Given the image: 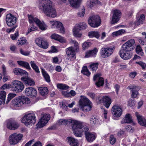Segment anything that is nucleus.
<instances>
[{
  "label": "nucleus",
  "mask_w": 146,
  "mask_h": 146,
  "mask_svg": "<svg viewBox=\"0 0 146 146\" xmlns=\"http://www.w3.org/2000/svg\"><path fill=\"white\" fill-rule=\"evenodd\" d=\"M39 8L47 16L54 18L56 16V10L49 0H39Z\"/></svg>",
  "instance_id": "obj_1"
},
{
  "label": "nucleus",
  "mask_w": 146,
  "mask_h": 146,
  "mask_svg": "<svg viewBox=\"0 0 146 146\" xmlns=\"http://www.w3.org/2000/svg\"><path fill=\"white\" fill-rule=\"evenodd\" d=\"M135 46V41L133 39L130 40L124 43L119 51L121 57L124 60L130 59L132 55L131 51L133 50Z\"/></svg>",
  "instance_id": "obj_2"
},
{
  "label": "nucleus",
  "mask_w": 146,
  "mask_h": 146,
  "mask_svg": "<svg viewBox=\"0 0 146 146\" xmlns=\"http://www.w3.org/2000/svg\"><path fill=\"white\" fill-rule=\"evenodd\" d=\"M71 123L72 130L75 135L77 137H81L82 133L84 132V126H87L84 125L82 122L76 121L72 120Z\"/></svg>",
  "instance_id": "obj_3"
},
{
  "label": "nucleus",
  "mask_w": 146,
  "mask_h": 146,
  "mask_svg": "<svg viewBox=\"0 0 146 146\" xmlns=\"http://www.w3.org/2000/svg\"><path fill=\"white\" fill-rule=\"evenodd\" d=\"M36 121V118L34 113H30L25 115L22 118L21 121L25 125L34 124Z\"/></svg>",
  "instance_id": "obj_4"
},
{
  "label": "nucleus",
  "mask_w": 146,
  "mask_h": 146,
  "mask_svg": "<svg viewBox=\"0 0 146 146\" xmlns=\"http://www.w3.org/2000/svg\"><path fill=\"white\" fill-rule=\"evenodd\" d=\"M15 106L20 107L23 104H28L30 102L29 99L24 96H20L12 101Z\"/></svg>",
  "instance_id": "obj_5"
},
{
  "label": "nucleus",
  "mask_w": 146,
  "mask_h": 146,
  "mask_svg": "<svg viewBox=\"0 0 146 146\" xmlns=\"http://www.w3.org/2000/svg\"><path fill=\"white\" fill-rule=\"evenodd\" d=\"M11 89L16 92H21L24 88L23 83L18 80L13 81L11 83Z\"/></svg>",
  "instance_id": "obj_6"
},
{
  "label": "nucleus",
  "mask_w": 146,
  "mask_h": 146,
  "mask_svg": "<svg viewBox=\"0 0 146 146\" xmlns=\"http://www.w3.org/2000/svg\"><path fill=\"white\" fill-rule=\"evenodd\" d=\"M28 19L30 24H33L34 22L42 30H44L46 29V26L44 23L41 22L37 18L34 17L32 15H30L29 16Z\"/></svg>",
  "instance_id": "obj_7"
},
{
  "label": "nucleus",
  "mask_w": 146,
  "mask_h": 146,
  "mask_svg": "<svg viewBox=\"0 0 146 146\" xmlns=\"http://www.w3.org/2000/svg\"><path fill=\"white\" fill-rule=\"evenodd\" d=\"M88 23L92 27H98L100 24V18L98 15H93L90 17L88 20Z\"/></svg>",
  "instance_id": "obj_8"
},
{
  "label": "nucleus",
  "mask_w": 146,
  "mask_h": 146,
  "mask_svg": "<svg viewBox=\"0 0 146 146\" xmlns=\"http://www.w3.org/2000/svg\"><path fill=\"white\" fill-rule=\"evenodd\" d=\"M23 135L21 134L14 133L11 135L9 137V141L10 144L15 145L21 140Z\"/></svg>",
  "instance_id": "obj_9"
},
{
  "label": "nucleus",
  "mask_w": 146,
  "mask_h": 146,
  "mask_svg": "<svg viewBox=\"0 0 146 146\" xmlns=\"http://www.w3.org/2000/svg\"><path fill=\"white\" fill-rule=\"evenodd\" d=\"M17 17L11 13L7 14L6 16V21L7 25L10 27L14 25L17 22Z\"/></svg>",
  "instance_id": "obj_10"
},
{
  "label": "nucleus",
  "mask_w": 146,
  "mask_h": 146,
  "mask_svg": "<svg viewBox=\"0 0 146 146\" xmlns=\"http://www.w3.org/2000/svg\"><path fill=\"white\" fill-rule=\"evenodd\" d=\"M114 49L113 47L102 48L100 52L101 56L102 58H105L110 56L113 53Z\"/></svg>",
  "instance_id": "obj_11"
},
{
  "label": "nucleus",
  "mask_w": 146,
  "mask_h": 146,
  "mask_svg": "<svg viewBox=\"0 0 146 146\" xmlns=\"http://www.w3.org/2000/svg\"><path fill=\"white\" fill-rule=\"evenodd\" d=\"M50 115H44L36 125L37 128H41L44 126L50 119Z\"/></svg>",
  "instance_id": "obj_12"
},
{
  "label": "nucleus",
  "mask_w": 146,
  "mask_h": 146,
  "mask_svg": "<svg viewBox=\"0 0 146 146\" xmlns=\"http://www.w3.org/2000/svg\"><path fill=\"white\" fill-rule=\"evenodd\" d=\"M112 113L115 117H119L122 114V109L120 106L117 105H114L111 108Z\"/></svg>",
  "instance_id": "obj_13"
},
{
  "label": "nucleus",
  "mask_w": 146,
  "mask_h": 146,
  "mask_svg": "<svg viewBox=\"0 0 146 146\" xmlns=\"http://www.w3.org/2000/svg\"><path fill=\"white\" fill-rule=\"evenodd\" d=\"M84 132L86 138L88 141L89 142L93 141L96 139L95 135L94 134L88 131L89 129L87 126H84Z\"/></svg>",
  "instance_id": "obj_14"
},
{
  "label": "nucleus",
  "mask_w": 146,
  "mask_h": 146,
  "mask_svg": "<svg viewBox=\"0 0 146 146\" xmlns=\"http://www.w3.org/2000/svg\"><path fill=\"white\" fill-rule=\"evenodd\" d=\"M25 92L26 96L33 98L36 97L37 94L36 90L32 87H29L26 88Z\"/></svg>",
  "instance_id": "obj_15"
},
{
  "label": "nucleus",
  "mask_w": 146,
  "mask_h": 146,
  "mask_svg": "<svg viewBox=\"0 0 146 146\" xmlns=\"http://www.w3.org/2000/svg\"><path fill=\"white\" fill-rule=\"evenodd\" d=\"M7 126L8 128L11 130H14L19 127V124L15 120L10 119L7 121Z\"/></svg>",
  "instance_id": "obj_16"
},
{
  "label": "nucleus",
  "mask_w": 146,
  "mask_h": 146,
  "mask_svg": "<svg viewBox=\"0 0 146 146\" xmlns=\"http://www.w3.org/2000/svg\"><path fill=\"white\" fill-rule=\"evenodd\" d=\"M75 50L73 47L71 46L67 48L66 50V54L69 58V60L70 58V60H73L76 58V56L75 54Z\"/></svg>",
  "instance_id": "obj_17"
},
{
  "label": "nucleus",
  "mask_w": 146,
  "mask_h": 146,
  "mask_svg": "<svg viewBox=\"0 0 146 146\" xmlns=\"http://www.w3.org/2000/svg\"><path fill=\"white\" fill-rule=\"evenodd\" d=\"M113 14L112 17V20L111 23L113 24L117 23L120 17L121 13L120 11L116 9L113 11Z\"/></svg>",
  "instance_id": "obj_18"
},
{
  "label": "nucleus",
  "mask_w": 146,
  "mask_h": 146,
  "mask_svg": "<svg viewBox=\"0 0 146 146\" xmlns=\"http://www.w3.org/2000/svg\"><path fill=\"white\" fill-rule=\"evenodd\" d=\"M100 74H97L94 75L93 78V80L94 81L96 80H98L95 82V84L98 87L100 86H103L104 83V78L100 77Z\"/></svg>",
  "instance_id": "obj_19"
},
{
  "label": "nucleus",
  "mask_w": 146,
  "mask_h": 146,
  "mask_svg": "<svg viewBox=\"0 0 146 146\" xmlns=\"http://www.w3.org/2000/svg\"><path fill=\"white\" fill-rule=\"evenodd\" d=\"M21 80L26 86H33L35 85V82L32 78L28 77V75L22 77Z\"/></svg>",
  "instance_id": "obj_20"
},
{
  "label": "nucleus",
  "mask_w": 146,
  "mask_h": 146,
  "mask_svg": "<svg viewBox=\"0 0 146 146\" xmlns=\"http://www.w3.org/2000/svg\"><path fill=\"white\" fill-rule=\"evenodd\" d=\"M62 3L66 2V0H60ZM82 0H68L70 5L72 7L77 8L80 6V3Z\"/></svg>",
  "instance_id": "obj_21"
},
{
  "label": "nucleus",
  "mask_w": 146,
  "mask_h": 146,
  "mask_svg": "<svg viewBox=\"0 0 146 146\" xmlns=\"http://www.w3.org/2000/svg\"><path fill=\"white\" fill-rule=\"evenodd\" d=\"M50 23L52 26L56 25V28L60 31L61 33H64L65 30L62 23L60 22L56 21H51Z\"/></svg>",
  "instance_id": "obj_22"
},
{
  "label": "nucleus",
  "mask_w": 146,
  "mask_h": 146,
  "mask_svg": "<svg viewBox=\"0 0 146 146\" xmlns=\"http://www.w3.org/2000/svg\"><path fill=\"white\" fill-rule=\"evenodd\" d=\"M81 98L79 100V105L80 107L85 106L87 105H89L91 104V102L86 97L81 96Z\"/></svg>",
  "instance_id": "obj_23"
},
{
  "label": "nucleus",
  "mask_w": 146,
  "mask_h": 146,
  "mask_svg": "<svg viewBox=\"0 0 146 146\" xmlns=\"http://www.w3.org/2000/svg\"><path fill=\"white\" fill-rule=\"evenodd\" d=\"M13 72L16 75L21 76H27L28 74L27 72L25 70L19 68H15L13 70Z\"/></svg>",
  "instance_id": "obj_24"
},
{
  "label": "nucleus",
  "mask_w": 146,
  "mask_h": 146,
  "mask_svg": "<svg viewBox=\"0 0 146 146\" xmlns=\"http://www.w3.org/2000/svg\"><path fill=\"white\" fill-rule=\"evenodd\" d=\"M82 30L78 25H76L73 29V35L75 36L78 37H81L82 34L80 33Z\"/></svg>",
  "instance_id": "obj_25"
},
{
  "label": "nucleus",
  "mask_w": 146,
  "mask_h": 146,
  "mask_svg": "<svg viewBox=\"0 0 146 146\" xmlns=\"http://www.w3.org/2000/svg\"><path fill=\"white\" fill-rule=\"evenodd\" d=\"M133 120L131 115L129 114H127L125 116V118L123 119L121 121V124L130 123H132Z\"/></svg>",
  "instance_id": "obj_26"
},
{
  "label": "nucleus",
  "mask_w": 146,
  "mask_h": 146,
  "mask_svg": "<svg viewBox=\"0 0 146 146\" xmlns=\"http://www.w3.org/2000/svg\"><path fill=\"white\" fill-rule=\"evenodd\" d=\"M102 101L104 105L106 108H108L111 103V99L108 96H104L102 98Z\"/></svg>",
  "instance_id": "obj_27"
},
{
  "label": "nucleus",
  "mask_w": 146,
  "mask_h": 146,
  "mask_svg": "<svg viewBox=\"0 0 146 146\" xmlns=\"http://www.w3.org/2000/svg\"><path fill=\"white\" fill-rule=\"evenodd\" d=\"M51 37L52 38L58 40L61 43L65 42V40L63 37L57 34H53L52 35Z\"/></svg>",
  "instance_id": "obj_28"
},
{
  "label": "nucleus",
  "mask_w": 146,
  "mask_h": 146,
  "mask_svg": "<svg viewBox=\"0 0 146 146\" xmlns=\"http://www.w3.org/2000/svg\"><path fill=\"white\" fill-rule=\"evenodd\" d=\"M68 143L71 146H78V143L77 141L71 137H68L66 139Z\"/></svg>",
  "instance_id": "obj_29"
},
{
  "label": "nucleus",
  "mask_w": 146,
  "mask_h": 146,
  "mask_svg": "<svg viewBox=\"0 0 146 146\" xmlns=\"http://www.w3.org/2000/svg\"><path fill=\"white\" fill-rule=\"evenodd\" d=\"M98 51V49L96 48L89 50L88 52H86L85 56L86 58L94 56L96 54Z\"/></svg>",
  "instance_id": "obj_30"
},
{
  "label": "nucleus",
  "mask_w": 146,
  "mask_h": 146,
  "mask_svg": "<svg viewBox=\"0 0 146 146\" xmlns=\"http://www.w3.org/2000/svg\"><path fill=\"white\" fill-rule=\"evenodd\" d=\"M6 92L4 91L0 92V105L2 103L4 104L5 100Z\"/></svg>",
  "instance_id": "obj_31"
},
{
  "label": "nucleus",
  "mask_w": 146,
  "mask_h": 146,
  "mask_svg": "<svg viewBox=\"0 0 146 146\" xmlns=\"http://www.w3.org/2000/svg\"><path fill=\"white\" fill-rule=\"evenodd\" d=\"M72 120L71 119L66 120L60 119L58 120V123L60 125H66L68 123H72Z\"/></svg>",
  "instance_id": "obj_32"
},
{
  "label": "nucleus",
  "mask_w": 146,
  "mask_h": 146,
  "mask_svg": "<svg viewBox=\"0 0 146 146\" xmlns=\"http://www.w3.org/2000/svg\"><path fill=\"white\" fill-rule=\"evenodd\" d=\"M17 63L19 65L23 66L28 69H31L29 64L27 62L22 61H18Z\"/></svg>",
  "instance_id": "obj_33"
},
{
  "label": "nucleus",
  "mask_w": 146,
  "mask_h": 146,
  "mask_svg": "<svg viewBox=\"0 0 146 146\" xmlns=\"http://www.w3.org/2000/svg\"><path fill=\"white\" fill-rule=\"evenodd\" d=\"M40 94L42 96H44L47 94L48 91L47 88L46 87H40L38 89Z\"/></svg>",
  "instance_id": "obj_34"
},
{
  "label": "nucleus",
  "mask_w": 146,
  "mask_h": 146,
  "mask_svg": "<svg viewBox=\"0 0 146 146\" xmlns=\"http://www.w3.org/2000/svg\"><path fill=\"white\" fill-rule=\"evenodd\" d=\"M97 5H101V3L97 0H91L88 3V5L90 8H92Z\"/></svg>",
  "instance_id": "obj_35"
},
{
  "label": "nucleus",
  "mask_w": 146,
  "mask_h": 146,
  "mask_svg": "<svg viewBox=\"0 0 146 146\" xmlns=\"http://www.w3.org/2000/svg\"><path fill=\"white\" fill-rule=\"evenodd\" d=\"M145 16L143 14H141L137 18V20L136 22L138 25L143 24L145 20Z\"/></svg>",
  "instance_id": "obj_36"
},
{
  "label": "nucleus",
  "mask_w": 146,
  "mask_h": 146,
  "mask_svg": "<svg viewBox=\"0 0 146 146\" xmlns=\"http://www.w3.org/2000/svg\"><path fill=\"white\" fill-rule=\"evenodd\" d=\"M92 104H90L89 105H87L85 106H82L80 107V109L84 111H88L91 110L92 108Z\"/></svg>",
  "instance_id": "obj_37"
},
{
  "label": "nucleus",
  "mask_w": 146,
  "mask_h": 146,
  "mask_svg": "<svg viewBox=\"0 0 146 146\" xmlns=\"http://www.w3.org/2000/svg\"><path fill=\"white\" fill-rule=\"evenodd\" d=\"M30 64L31 67L35 72L37 73H39L40 71L38 66H37L35 61H32L30 62Z\"/></svg>",
  "instance_id": "obj_38"
},
{
  "label": "nucleus",
  "mask_w": 146,
  "mask_h": 146,
  "mask_svg": "<svg viewBox=\"0 0 146 146\" xmlns=\"http://www.w3.org/2000/svg\"><path fill=\"white\" fill-rule=\"evenodd\" d=\"M98 63H93L91 64L89 67L90 69L92 71H96L98 69Z\"/></svg>",
  "instance_id": "obj_39"
},
{
  "label": "nucleus",
  "mask_w": 146,
  "mask_h": 146,
  "mask_svg": "<svg viewBox=\"0 0 146 146\" xmlns=\"http://www.w3.org/2000/svg\"><path fill=\"white\" fill-rule=\"evenodd\" d=\"M125 31L123 29L120 30L118 31L113 32L112 34L113 36H117L125 33Z\"/></svg>",
  "instance_id": "obj_40"
},
{
  "label": "nucleus",
  "mask_w": 146,
  "mask_h": 146,
  "mask_svg": "<svg viewBox=\"0 0 146 146\" xmlns=\"http://www.w3.org/2000/svg\"><path fill=\"white\" fill-rule=\"evenodd\" d=\"M135 115L137 117V119L138 121V123L141 125V124H143L142 123L144 119H145L142 118V116L140 115L137 112H136L135 113Z\"/></svg>",
  "instance_id": "obj_41"
},
{
  "label": "nucleus",
  "mask_w": 146,
  "mask_h": 146,
  "mask_svg": "<svg viewBox=\"0 0 146 146\" xmlns=\"http://www.w3.org/2000/svg\"><path fill=\"white\" fill-rule=\"evenodd\" d=\"M88 35L90 37H94L98 38L100 36V35L97 32L92 31L90 32Z\"/></svg>",
  "instance_id": "obj_42"
},
{
  "label": "nucleus",
  "mask_w": 146,
  "mask_h": 146,
  "mask_svg": "<svg viewBox=\"0 0 146 146\" xmlns=\"http://www.w3.org/2000/svg\"><path fill=\"white\" fill-rule=\"evenodd\" d=\"M81 72L84 75L88 76H90V73L89 72L86 66H84Z\"/></svg>",
  "instance_id": "obj_43"
},
{
  "label": "nucleus",
  "mask_w": 146,
  "mask_h": 146,
  "mask_svg": "<svg viewBox=\"0 0 146 146\" xmlns=\"http://www.w3.org/2000/svg\"><path fill=\"white\" fill-rule=\"evenodd\" d=\"M42 73L45 80L48 82H50V78L49 75L44 70H42Z\"/></svg>",
  "instance_id": "obj_44"
},
{
  "label": "nucleus",
  "mask_w": 146,
  "mask_h": 146,
  "mask_svg": "<svg viewBox=\"0 0 146 146\" xmlns=\"http://www.w3.org/2000/svg\"><path fill=\"white\" fill-rule=\"evenodd\" d=\"M16 96V94L13 93L9 94L6 102V104H8L11 100L15 97Z\"/></svg>",
  "instance_id": "obj_45"
},
{
  "label": "nucleus",
  "mask_w": 146,
  "mask_h": 146,
  "mask_svg": "<svg viewBox=\"0 0 146 146\" xmlns=\"http://www.w3.org/2000/svg\"><path fill=\"white\" fill-rule=\"evenodd\" d=\"M136 53L138 54L143 56V52L142 49L140 46H137L135 49Z\"/></svg>",
  "instance_id": "obj_46"
},
{
  "label": "nucleus",
  "mask_w": 146,
  "mask_h": 146,
  "mask_svg": "<svg viewBox=\"0 0 146 146\" xmlns=\"http://www.w3.org/2000/svg\"><path fill=\"white\" fill-rule=\"evenodd\" d=\"M57 87L58 88L62 90H67L69 88V86L63 84H58L57 85Z\"/></svg>",
  "instance_id": "obj_47"
},
{
  "label": "nucleus",
  "mask_w": 146,
  "mask_h": 146,
  "mask_svg": "<svg viewBox=\"0 0 146 146\" xmlns=\"http://www.w3.org/2000/svg\"><path fill=\"white\" fill-rule=\"evenodd\" d=\"M139 90H137V88H136L135 90H131L132 92L131 96L133 98H136L139 95V94L138 91Z\"/></svg>",
  "instance_id": "obj_48"
},
{
  "label": "nucleus",
  "mask_w": 146,
  "mask_h": 146,
  "mask_svg": "<svg viewBox=\"0 0 146 146\" xmlns=\"http://www.w3.org/2000/svg\"><path fill=\"white\" fill-rule=\"evenodd\" d=\"M42 46H40V47L44 49H46L48 47V44L47 42L44 40H43L42 41V44H41Z\"/></svg>",
  "instance_id": "obj_49"
},
{
  "label": "nucleus",
  "mask_w": 146,
  "mask_h": 146,
  "mask_svg": "<svg viewBox=\"0 0 146 146\" xmlns=\"http://www.w3.org/2000/svg\"><path fill=\"white\" fill-rule=\"evenodd\" d=\"M43 40L41 38H37L35 40V42L36 44H37L39 46H41L42 44V41Z\"/></svg>",
  "instance_id": "obj_50"
},
{
  "label": "nucleus",
  "mask_w": 146,
  "mask_h": 146,
  "mask_svg": "<svg viewBox=\"0 0 146 146\" xmlns=\"http://www.w3.org/2000/svg\"><path fill=\"white\" fill-rule=\"evenodd\" d=\"M37 27H35L33 24H32L31 27L30 29H29L27 32V33L26 35H27L31 31H34L37 29Z\"/></svg>",
  "instance_id": "obj_51"
},
{
  "label": "nucleus",
  "mask_w": 146,
  "mask_h": 146,
  "mask_svg": "<svg viewBox=\"0 0 146 146\" xmlns=\"http://www.w3.org/2000/svg\"><path fill=\"white\" fill-rule=\"evenodd\" d=\"M70 42H72L74 44L75 48V50L76 51H78V43L76 41L74 40H71L70 41Z\"/></svg>",
  "instance_id": "obj_52"
},
{
  "label": "nucleus",
  "mask_w": 146,
  "mask_h": 146,
  "mask_svg": "<svg viewBox=\"0 0 146 146\" xmlns=\"http://www.w3.org/2000/svg\"><path fill=\"white\" fill-rule=\"evenodd\" d=\"M91 43L89 42H85L82 45V48L84 50H85L86 48H88L91 45Z\"/></svg>",
  "instance_id": "obj_53"
},
{
  "label": "nucleus",
  "mask_w": 146,
  "mask_h": 146,
  "mask_svg": "<svg viewBox=\"0 0 146 146\" xmlns=\"http://www.w3.org/2000/svg\"><path fill=\"white\" fill-rule=\"evenodd\" d=\"M10 88H11V84H5L2 86L0 88L1 89L5 90V89H9Z\"/></svg>",
  "instance_id": "obj_54"
},
{
  "label": "nucleus",
  "mask_w": 146,
  "mask_h": 146,
  "mask_svg": "<svg viewBox=\"0 0 146 146\" xmlns=\"http://www.w3.org/2000/svg\"><path fill=\"white\" fill-rule=\"evenodd\" d=\"M78 25L80 27V29H81V30L84 29L86 28L87 27V25L84 22L80 23L78 24Z\"/></svg>",
  "instance_id": "obj_55"
},
{
  "label": "nucleus",
  "mask_w": 146,
  "mask_h": 146,
  "mask_svg": "<svg viewBox=\"0 0 146 146\" xmlns=\"http://www.w3.org/2000/svg\"><path fill=\"white\" fill-rule=\"evenodd\" d=\"M21 40H18V41L17 42L18 44H21V45H23L26 43L27 40L26 39H25L23 38L21 39Z\"/></svg>",
  "instance_id": "obj_56"
},
{
  "label": "nucleus",
  "mask_w": 146,
  "mask_h": 146,
  "mask_svg": "<svg viewBox=\"0 0 146 146\" xmlns=\"http://www.w3.org/2000/svg\"><path fill=\"white\" fill-rule=\"evenodd\" d=\"M125 128L128 131H129L131 133L133 132L134 131L133 128L131 126L129 125L126 126L125 127Z\"/></svg>",
  "instance_id": "obj_57"
},
{
  "label": "nucleus",
  "mask_w": 146,
  "mask_h": 146,
  "mask_svg": "<svg viewBox=\"0 0 146 146\" xmlns=\"http://www.w3.org/2000/svg\"><path fill=\"white\" fill-rule=\"evenodd\" d=\"M19 31H17L16 32L14 35H12L11 36V37L13 40H15L16 39V38L19 36Z\"/></svg>",
  "instance_id": "obj_58"
},
{
  "label": "nucleus",
  "mask_w": 146,
  "mask_h": 146,
  "mask_svg": "<svg viewBox=\"0 0 146 146\" xmlns=\"http://www.w3.org/2000/svg\"><path fill=\"white\" fill-rule=\"evenodd\" d=\"M85 13V9L83 8L81 11L78 12V15L79 17H83L84 16Z\"/></svg>",
  "instance_id": "obj_59"
},
{
  "label": "nucleus",
  "mask_w": 146,
  "mask_h": 146,
  "mask_svg": "<svg viewBox=\"0 0 146 146\" xmlns=\"http://www.w3.org/2000/svg\"><path fill=\"white\" fill-rule=\"evenodd\" d=\"M116 141L115 138L114 137L113 135H111L110 136V142L111 144L113 145L115 143Z\"/></svg>",
  "instance_id": "obj_60"
},
{
  "label": "nucleus",
  "mask_w": 146,
  "mask_h": 146,
  "mask_svg": "<svg viewBox=\"0 0 146 146\" xmlns=\"http://www.w3.org/2000/svg\"><path fill=\"white\" fill-rule=\"evenodd\" d=\"M17 27V25H14L11 28L7 29L6 30V31L8 33H9L11 32H13Z\"/></svg>",
  "instance_id": "obj_61"
},
{
  "label": "nucleus",
  "mask_w": 146,
  "mask_h": 146,
  "mask_svg": "<svg viewBox=\"0 0 146 146\" xmlns=\"http://www.w3.org/2000/svg\"><path fill=\"white\" fill-rule=\"evenodd\" d=\"M136 63L141 66L143 69H144L146 68V64L145 63L141 61L136 62Z\"/></svg>",
  "instance_id": "obj_62"
},
{
  "label": "nucleus",
  "mask_w": 146,
  "mask_h": 146,
  "mask_svg": "<svg viewBox=\"0 0 146 146\" xmlns=\"http://www.w3.org/2000/svg\"><path fill=\"white\" fill-rule=\"evenodd\" d=\"M20 51L21 53L25 56H28L29 54V52L23 50L22 49H20Z\"/></svg>",
  "instance_id": "obj_63"
},
{
  "label": "nucleus",
  "mask_w": 146,
  "mask_h": 146,
  "mask_svg": "<svg viewBox=\"0 0 146 146\" xmlns=\"http://www.w3.org/2000/svg\"><path fill=\"white\" fill-rule=\"evenodd\" d=\"M125 131L124 130L122 129H120L117 133V135L119 137H121L125 134Z\"/></svg>",
  "instance_id": "obj_64"
}]
</instances>
